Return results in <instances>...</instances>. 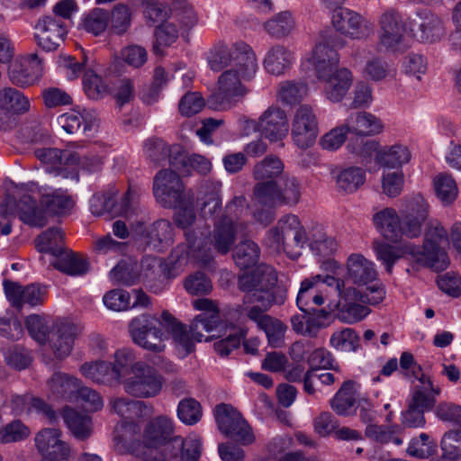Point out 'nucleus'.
<instances>
[{"instance_id": "nucleus-1", "label": "nucleus", "mask_w": 461, "mask_h": 461, "mask_svg": "<svg viewBox=\"0 0 461 461\" xmlns=\"http://www.w3.org/2000/svg\"><path fill=\"white\" fill-rule=\"evenodd\" d=\"M447 245V230L438 221H434L428 226L421 247L411 242H405L400 246L375 242L374 252L376 259L385 267V270L389 274L392 273L396 261L405 257L420 267L442 271L449 264L445 250Z\"/></svg>"}, {"instance_id": "nucleus-2", "label": "nucleus", "mask_w": 461, "mask_h": 461, "mask_svg": "<svg viewBox=\"0 0 461 461\" xmlns=\"http://www.w3.org/2000/svg\"><path fill=\"white\" fill-rule=\"evenodd\" d=\"M342 47L330 33L320 35L305 60L312 65L321 86L323 96L331 103H339L350 90L354 76L348 68L339 67V55L335 48Z\"/></svg>"}, {"instance_id": "nucleus-3", "label": "nucleus", "mask_w": 461, "mask_h": 461, "mask_svg": "<svg viewBox=\"0 0 461 461\" xmlns=\"http://www.w3.org/2000/svg\"><path fill=\"white\" fill-rule=\"evenodd\" d=\"M234 52L236 63L221 72L217 79L214 92L209 99L214 110H228L235 106L248 95L245 83L256 75L258 66L255 52L248 44H240Z\"/></svg>"}, {"instance_id": "nucleus-4", "label": "nucleus", "mask_w": 461, "mask_h": 461, "mask_svg": "<svg viewBox=\"0 0 461 461\" xmlns=\"http://www.w3.org/2000/svg\"><path fill=\"white\" fill-rule=\"evenodd\" d=\"M323 285L335 286L338 292L337 314L342 322L353 324L363 320L366 311L355 303L356 298L361 296L354 289L345 287L343 281H336L335 276L330 275H315L301 283L296 303L302 312H308L324 303Z\"/></svg>"}, {"instance_id": "nucleus-5", "label": "nucleus", "mask_w": 461, "mask_h": 461, "mask_svg": "<svg viewBox=\"0 0 461 461\" xmlns=\"http://www.w3.org/2000/svg\"><path fill=\"white\" fill-rule=\"evenodd\" d=\"M194 310L202 312L192 321L189 330L177 321L170 313L163 312V320L167 339L172 337L174 345L180 357L191 353L195 342H201L203 334L201 330L211 332L221 323L218 303L209 298H199L192 302Z\"/></svg>"}, {"instance_id": "nucleus-6", "label": "nucleus", "mask_w": 461, "mask_h": 461, "mask_svg": "<svg viewBox=\"0 0 461 461\" xmlns=\"http://www.w3.org/2000/svg\"><path fill=\"white\" fill-rule=\"evenodd\" d=\"M174 214L176 225L185 230L186 245L180 244L171 252L165 264L164 270L169 277H175L183 272L188 264L189 258H204L210 250V247L200 248L198 239L203 236V221L197 219L193 207V198L188 194V202L185 204L175 208Z\"/></svg>"}, {"instance_id": "nucleus-7", "label": "nucleus", "mask_w": 461, "mask_h": 461, "mask_svg": "<svg viewBox=\"0 0 461 461\" xmlns=\"http://www.w3.org/2000/svg\"><path fill=\"white\" fill-rule=\"evenodd\" d=\"M345 267V275L340 276V273H338V276H335L336 281H343L345 287L354 289L361 296L356 298L355 303L366 311L363 316L365 319L370 313L366 304L376 305L384 299V285L376 281L377 271L375 263L360 253L350 254Z\"/></svg>"}, {"instance_id": "nucleus-8", "label": "nucleus", "mask_w": 461, "mask_h": 461, "mask_svg": "<svg viewBox=\"0 0 461 461\" xmlns=\"http://www.w3.org/2000/svg\"><path fill=\"white\" fill-rule=\"evenodd\" d=\"M276 271L266 264H260L239 277V287L247 293L244 303H260L265 310L275 304H284L286 300V290L276 286Z\"/></svg>"}, {"instance_id": "nucleus-9", "label": "nucleus", "mask_w": 461, "mask_h": 461, "mask_svg": "<svg viewBox=\"0 0 461 461\" xmlns=\"http://www.w3.org/2000/svg\"><path fill=\"white\" fill-rule=\"evenodd\" d=\"M163 377L153 366L143 361L135 362L126 370L121 384L128 394L139 398L157 396L163 386Z\"/></svg>"}, {"instance_id": "nucleus-10", "label": "nucleus", "mask_w": 461, "mask_h": 461, "mask_svg": "<svg viewBox=\"0 0 461 461\" xmlns=\"http://www.w3.org/2000/svg\"><path fill=\"white\" fill-rule=\"evenodd\" d=\"M129 332L132 341L139 347L156 353L164 351L167 339L163 313L156 315L142 314L132 319L129 324Z\"/></svg>"}, {"instance_id": "nucleus-11", "label": "nucleus", "mask_w": 461, "mask_h": 461, "mask_svg": "<svg viewBox=\"0 0 461 461\" xmlns=\"http://www.w3.org/2000/svg\"><path fill=\"white\" fill-rule=\"evenodd\" d=\"M407 31L416 41L423 44L438 43L447 34L443 18L426 8L419 9L413 17H408Z\"/></svg>"}, {"instance_id": "nucleus-12", "label": "nucleus", "mask_w": 461, "mask_h": 461, "mask_svg": "<svg viewBox=\"0 0 461 461\" xmlns=\"http://www.w3.org/2000/svg\"><path fill=\"white\" fill-rule=\"evenodd\" d=\"M153 194L157 202L164 208H176L188 202L183 182L174 170L162 169L153 180Z\"/></svg>"}, {"instance_id": "nucleus-13", "label": "nucleus", "mask_w": 461, "mask_h": 461, "mask_svg": "<svg viewBox=\"0 0 461 461\" xmlns=\"http://www.w3.org/2000/svg\"><path fill=\"white\" fill-rule=\"evenodd\" d=\"M240 231L238 225L234 226V220L230 217H221L215 224L212 232L201 236L196 244L200 248L210 247L208 255L204 258H189V261L205 264L212 258V249L221 254H227L236 240V234Z\"/></svg>"}, {"instance_id": "nucleus-14", "label": "nucleus", "mask_w": 461, "mask_h": 461, "mask_svg": "<svg viewBox=\"0 0 461 461\" xmlns=\"http://www.w3.org/2000/svg\"><path fill=\"white\" fill-rule=\"evenodd\" d=\"M214 418L220 431L227 437L235 438L242 445L255 441L252 429L240 412L230 404L221 403L214 408Z\"/></svg>"}, {"instance_id": "nucleus-15", "label": "nucleus", "mask_w": 461, "mask_h": 461, "mask_svg": "<svg viewBox=\"0 0 461 461\" xmlns=\"http://www.w3.org/2000/svg\"><path fill=\"white\" fill-rule=\"evenodd\" d=\"M174 429L172 419L158 416L151 420L145 427L142 435V448L147 449L144 456L148 460L157 461L167 458V451L160 447L170 437Z\"/></svg>"}, {"instance_id": "nucleus-16", "label": "nucleus", "mask_w": 461, "mask_h": 461, "mask_svg": "<svg viewBox=\"0 0 461 461\" xmlns=\"http://www.w3.org/2000/svg\"><path fill=\"white\" fill-rule=\"evenodd\" d=\"M319 134V123L313 109L307 104L300 105L291 121V137L300 149L312 147Z\"/></svg>"}, {"instance_id": "nucleus-17", "label": "nucleus", "mask_w": 461, "mask_h": 461, "mask_svg": "<svg viewBox=\"0 0 461 461\" xmlns=\"http://www.w3.org/2000/svg\"><path fill=\"white\" fill-rule=\"evenodd\" d=\"M407 21L395 9H387L378 18V45L390 51H396L402 44Z\"/></svg>"}, {"instance_id": "nucleus-18", "label": "nucleus", "mask_w": 461, "mask_h": 461, "mask_svg": "<svg viewBox=\"0 0 461 461\" xmlns=\"http://www.w3.org/2000/svg\"><path fill=\"white\" fill-rule=\"evenodd\" d=\"M428 203L420 194L404 199V208L401 211V237L417 238L428 216Z\"/></svg>"}, {"instance_id": "nucleus-19", "label": "nucleus", "mask_w": 461, "mask_h": 461, "mask_svg": "<svg viewBox=\"0 0 461 461\" xmlns=\"http://www.w3.org/2000/svg\"><path fill=\"white\" fill-rule=\"evenodd\" d=\"M253 215L261 223L267 224L273 218V210L281 205L280 190L275 180L258 182L254 187Z\"/></svg>"}, {"instance_id": "nucleus-20", "label": "nucleus", "mask_w": 461, "mask_h": 461, "mask_svg": "<svg viewBox=\"0 0 461 461\" xmlns=\"http://www.w3.org/2000/svg\"><path fill=\"white\" fill-rule=\"evenodd\" d=\"M33 29L36 44L45 51L56 50L64 41L68 32L64 20L52 15L40 18Z\"/></svg>"}, {"instance_id": "nucleus-21", "label": "nucleus", "mask_w": 461, "mask_h": 461, "mask_svg": "<svg viewBox=\"0 0 461 461\" xmlns=\"http://www.w3.org/2000/svg\"><path fill=\"white\" fill-rule=\"evenodd\" d=\"M332 24L340 33L356 40L366 39L374 31L369 20L348 9L335 10Z\"/></svg>"}, {"instance_id": "nucleus-22", "label": "nucleus", "mask_w": 461, "mask_h": 461, "mask_svg": "<svg viewBox=\"0 0 461 461\" xmlns=\"http://www.w3.org/2000/svg\"><path fill=\"white\" fill-rule=\"evenodd\" d=\"M173 240L174 227L167 220H157L148 226L140 227L138 242L145 249L161 252L167 249Z\"/></svg>"}, {"instance_id": "nucleus-23", "label": "nucleus", "mask_w": 461, "mask_h": 461, "mask_svg": "<svg viewBox=\"0 0 461 461\" xmlns=\"http://www.w3.org/2000/svg\"><path fill=\"white\" fill-rule=\"evenodd\" d=\"M9 77L14 84L29 86L37 83L42 75V65L37 53L18 56L9 67Z\"/></svg>"}, {"instance_id": "nucleus-24", "label": "nucleus", "mask_w": 461, "mask_h": 461, "mask_svg": "<svg viewBox=\"0 0 461 461\" xmlns=\"http://www.w3.org/2000/svg\"><path fill=\"white\" fill-rule=\"evenodd\" d=\"M143 420H120L113 431V447L121 455L138 453L142 449L140 439Z\"/></svg>"}, {"instance_id": "nucleus-25", "label": "nucleus", "mask_w": 461, "mask_h": 461, "mask_svg": "<svg viewBox=\"0 0 461 461\" xmlns=\"http://www.w3.org/2000/svg\"><path fill=\"white\" fill-rule=\"evenodd\" d=\"M38 450L48 461H69L70 448L60 439V431L57 429H44L35 437Z\"/></svg>"}, {"instance_id": "nucleus-26", "label": "nucleus", "mask_w": 461, "mask_h": 461, "mask_svg": "<svg viewBox=\"0 0 461 461\" xmlns=\"http://www.w3.org/2000/svg\"><path fill=\"white\" fill-rule=\"evenodd\" d=\"M30 108L28 98L19 90L5 87L0 90V130L6 131L10 127L11 117L21 114Z\"/></svg>"}, {"instance_id": "nucleus-27", "label": "nucleus", "mask_w": 461, "mask_h": 461, "mask_svg": "<svg viewBox=\"0 0 461 461\" xmlns=\"http://www.w3.org/2000/svg\"><path fill=\"white\" fill-rule=\"evenodd\" d=\"M78 332V327L69 321L56 325L47 341L56 358L64 359L71 354Z\"/></svg>"}, {"instance_id": "nucleus-28", "label": "nucleus", "mask_w": 461, "mask_h": 461, "mask_svg": "<svg viewBox=\"0 0 461 461\" xmlns=\"http://www.w3.org/2000/svg\"><path fill=\"white\" fill-rule=\"evenodd\" d=\"M440 393L441 388L434 384L431 377L421 374L411 391L408 402L426 411H434Z\"/></svg>"}, {"instance_id": "nucleus-29", "label": "nucleus", "mask_w": 461, "mask_h": 461, "mask_svg": "<svg viewBox=\"0 0 461 461\" xmlns=\"http://www.w3.org/2000/svg\"><path fill=\"white\" fill-rule=\"evenodd\" d=\"M288 131V120L281 108L272 106L261 114V134L270 141L284 140Z\"/></svg>"}, {"instance_id": "nucleus-30", "label": "nucleus", "mask_w": 461, "mask_h": 461, "mask_svg": "<svg viewBox=\"0 0 461 461\" xmlns=\"http://www.w3.org/2000/svg\"><path fill=\"white\" fill-rule=\"evenodd\" d=\"M168 461H197L201 456V439L196 435H191L185 440L179 438L165 444Z\"/></svg>"}, {"instance_id": "nucleus-31", "label": "nucleus", "mask_w": 461, "mask_h": 461, "mask_svg": "<svg viewBox=\"0 0 461 461\" xmlns=\"http://www.w3.org/2000/svg\"><path fill=\"white\" fill-rule=\"evenodd\" d=\"M108 408L121 419L120 420H143L150 411V408L143 402L123 395L111 397Z\"/></svg>"}, {"instance_id": "nucleus-32", "label": "nucleus", "mask_w": 461, "mask_h": 461, "mask_svg": "<svg viewBox=\"0 0 461 461\" xmlns=\"http://www.w3.org/2000/svg\"><path fill=\"white\" fill-rule=\"evenodd\" d=\"M294 53L281 44L271 46L263 59L265 70L274 76L285 75L294 62Z\"/></svg>"}, {"instance_id": "nucleus-33", "label": "nucleus", "mask_w": 461, "mask_h": 461, "mask_svg": "<svg viewBox=\"0 0 461 461\" xmlns=\"http://www.w3.org/2000/svg\"><path fill=\"white\" fill-rule=\"evenodd\" d=\"M411 158L409 147L402 143H395L382 148L375 155L376 164L384 169H402Z\"/></svg>"}, {"instance_id": "nucleus-34", "label": "nucleus", "mask_w": 461, "mask_h": 461, "mask_svg": "<svg viewBox=\"0 0 461 461\" xmlns=\"http://www.w3.org/2000/svg\"><path fill=\"white\" fill-rule=\"evenodd\" d=\"M366 176V171L359 167H348L332 172L335 188L343 194L357 192L365 184Z\"/></svg>"}, {"instance_id": "nucleus-35", "label": "nucleus", "mask_w": 461, "mask_h": 461, "mask_svg": "<svg viewBox=\"0 0 461 461\" xmlns=\"http://www.w3.org/2000/svg\"><path fill=\"white\" fill-rule=\"evenodd\" d=\"M292 248H303L308 243V236L299 218L286 214L280 218L274 227Z\"/></svg>"}, {"instance_id": "nucleus-36", "label": "nucleus", "mask_w": 461, "mask_h": 461, "mask_svg": "<svg viewBox=\"0 0 461 461\" xmlns=\"http://www.w3.org/2000/svg\"><path fill=\"white\" fill-rule=\"evenodd\" d=\"M345 122L349 131L357 136H374L382 132L384 128L381 120L367 112L351 113Z\"/></svg>"}, {"instance_id": "nucleus-37", "label": "nucleus", "mask_w": 461, "mask_h": 461, "mask_svg": "<svg viewBox=\"0 0 461 461\" xmlns=\"http://www.w3.org/2000/svg\"><path fill=\"white\" fill-rule=\"evenodd\" d=\"M378 232L386 240L397 241L401 239V217L393 208H384L373 216Z\"/></svg>"}, {"instance_id": "nucleus-38", "label": "nucleus", "mask_w": 461, "mask_h": 461, "mask_svg": "<svg viewBox=\"0 0 461 461\" xmlns=\"http://www.w3.org/2000/svg\"><path fill=\"white\" fill-rule=\"evenodd\" d=\"M81 380L74 375L57 372L47 381V392L54 398L74 399Z\"/></svg>"}, {"instance_id": "nucleus-39", "label": "nucleus", "mask_w": 461, "mask_h": 461, "mask_svg": "<svg viewBox=\"0 0 461 461\" xmlns=\"http://www.w3.org/2000/svg\"><path fill=\"white\" fill-rule=\"evenodd\" d=\"M133 190L129 188L122 203L120 205L114 204L113 199L104 194H95L90 199V211L94 215H103L105 212L113 214H123L128 212L130 200L132 198Z\"/></svg>"}, {"instance_id": "nucleus-40", "label": "nucleus", "mask_w": 461, "mask_h": 461, "mask_svg": "<svg viewBox=\"0 0 461 461\" xmlns=\"http://www.w3.org/2000/svg\"><path fill=\"white\" fill-rule=\"evenodd\" d=\"M240 44L246 43L239 41L233 43L230 47L222 43L215 45L206 55V60L209 68L212 70L218 72L231 67L233 63H236V60L233 58V56L236 55L234 52H240L237 50L238 46Z\"/></svg>"}, {"instance_id": "nucleus-41", "label": "nucleus", "mask_w": 461, "mask_h": 461, "mask_svg": "<svg viewBox=\"0 0 461 461\" xmlns=\"http://www.w3.org/2000/svg\"><path fill=\"white\" fill-rule=\"evenodd\" d=\"M19 219L33 227H43L47 223L45 211L36 204V198L30 194H24L17 203Z\"/></svg>"}, {"instance_id": "nucleus-42", "label": "nucleus", "mask_w": 461, "mask_h": 461, "mask_svg": "<svg viewBox=\"0 0 461 461\" xmlns=\"http://www.w3.org/2000/svg\"><path fill=\"white\" fill-rule=\"evenodd\" d=\"M357 399V384L348 381L335 394L330 402V406L339 415H350L356 411Z\"/></svg>"}, {"instance_id": "nucleus-43", "label": "nucleus", "mask_w": 461, "mask_h": 461, "mask_svg": "<svg viewBox=\"0 0 461 461\" xmlns=\"http://www.w3.org/2000/svg\"><path fill=\"white\" fill-rule=\"evenodd\" d=\"M219 181H205L200 187L201 212L203 217L212 216L221 206Z\"/></svg>"}, {"instance_id": "nucleus-44", "label": "nucleus", "mask_w": 461, "mask_h": 461, "mask_svg": "<svg viewBox=\"0 0 461 461\" xmlns=\"http://www.w3.org/2000/svg\"><path fill=\"white\" fill-rule=\"evenodd\" d=\"M51 264L59 271L73 276H83L89 270V263L85 258L67 250L59 253Z\"/></svg>"}, {"instance_id": "nucleus-45", "label": "nucleus", "mask_w": 461, "mask_h": 461, "mask_svg": "<svg viewBox=\"0 0 461 461\" xmlns=\"http://www.w3.org/2000/svg\"><path fill=\"white\" fill-rule=\"evenodd\" d=\"M109 10L95 7L83 14L80 27L93 36H101L109 28Z\"/></svg>"}, {"instance_id": "nucleus-46", "label": "nucleus", "mask_w": 461, "mask_h": 461, "mask_svg": "<svg viewBox=\"0 0 461 461\" xmlns=\"http://www.w3.org/2000/svg\"><path fill=\"white\" fill-rule=\"evenodd\" d=\"M79 373L85 378L98 384H116L112 375L111 363L104 360H95L83 363L79 366Z\"/></svg>"}, {"instance_id": "nucleus-47", "label": "nucleus", "mask_w": 461, "mask_h": 461, "mask_svg": "<svg viewBox=\"0 0 461 461\" xmlns=\"http://www.w3.org/2000/svg\"><path fill=\"white\" fill-rule=\"evenodd\" d=\"M10 407L14 415L37 411L45 414L50 420L55 416L54 411L48 404L30 395H14L10 401Z\"/></svg>"}, {"instance_id": "nucleus-48", "label": "nucleus", "mask_w": 461, "mask_h": 461, "mask_svg": "<svg viewBox=\"0 0 461 461\" xmlns=\"http://www.w3.org/2000/svg\"><path fill=\"white\" fill-rule=\"evenodd\" d=\"M40 193L41 194V203H44L48 211L52 213H65L70 211L74 205L71 196L66 190H51L48 188L44 189L43 193H41V191H40Z\"/></svg>"}, {"instance_id": "nucleus-49", "label": "nucleus", "mask_w": 461, "mask_h": 461, "mask_svg": "<svg viewBox=\"0 0 461 461\" xmlns=\"http://www.w3.org/2000/svg\"><path fill=\"white\" fill-rule=\"evenodd\" d=\"M83 122V133L86 137L93 136L97 128V122L95 120L87 122L81 113L75 111L63 113L58 117L59 125L69 134L78 131Z\"/></svg>"}, {"instance_id": "nucleus-50", "label": "nucleus", "mask_w": 461, "mask_h": 461, "mask_svg": "<svg viewBox=\"0 0 461 461\" xmlns=\"http://www.w3.org/2000/svg\"><path fill=\"white\" fill-rule=\"evenodd\" d=\"M436 196L444 204L452 203L458 195V187L454 177L447 173L436 175L432 181Z\"/></svg>"}, {"instance_id": "nucleus-51", "label": "nucleus", "mask_w": 461, "mask_h": 461, "mask_svg": "<svg viewBox=\"0 0 461 461\" xmlns=\"http://www.w3.org/2000/svg\"><path fill=\"white\" fill-rule=\"evenodd\" d=\"M63 417L68 428L77 438L84 439L91 435L92 419L90 416L81 414L73 409H67Z\"/></svg>"}, {"instance_id": "nucleus-52", "label": "nucleus", "mask_w": 461, "mask_h": 461, "mask_svg": "<svg viewBox=\"0 0 461 461\" xmlns=\"http://www.w3.org/2000/svg\"><path fill=\"white\" fill-rule=\"evenodd\" d=\"M259 256L260 249L258 245L250 240H246L237 245L233 254V258L235 264L240 268L246 269L255 266Z\"/></svg>"}, {"instance_id": "nucleus-53", "label": "nucleus", "mask_w": 461, "mask_h": 461, "mask_svg": "<svg viewBox=\"0 0 461 461\" xmlns=\"http://www.w3.org/2000/svg\"><path fill=\"white\" fill-rule=\"evenodd\" d=\"M62 241L63 234L61 230L50 228L37 238L36 248L40 252L50 253L57 257L64 250Z\"/></svg>"}, {"instance_id": "nucleus-54", "label": "nucleus", "mask_w": 461, "mask_h": 461, "mask_svg": "<svg viewBox=\"0 0 461 461\" xmlns=\"http://www.w3.org/2000/svg\"><path fill=\"white\" fill-rule=\"evenodd\" d=\"M284 170V165L276 156H267L255 165L253 176L258 182L275 180Z\"/></svg>"}, {"instance_id": "nucleus-55", "label": "nucleus", "mask_w": 461, "mask_h": 461, "mask_svg": "<svg viewBox=\"0 0 461 461\" xmlns=\"http://www.w3.org/2000/svg\"><path fill=\"white\" fill-rule=\"evenodd\" d=\"M31 337L41 345H46L52 330L50 319L38 314L29 315L25 320Z\"/></svg>"}, {"instance_id": "nucleus-56", "label": "nucleus", "mask_w": 461, "mask_h": 461, "mask_svg": "<svg viewBox=\"0 0 461 461\" xmlns=\"http://www.w3.org/2000/svg\"><path fill=\"white\" fill-rule=\"evenodd\" d=\"M135 358V353L131 348H123L115 351L113 362L111 363V372L116 384H121L126 376V370L136 362Z\"/></svg>"}, {"instance_id": "nucleus-57", "label": "nucleus", "mask_w": 461, "mask_h": 461, "mask_svg": "<svg viewBox=\"0 0 461 461\" xmlns=\"http://www.w3.org/2000/svg\"><path fill=\"white\" fill-rule=\"evenodd\" d=\"M381 177L382 192L388 197L399 196L404 186V174L402 169H384L383 168Z\"/></svg>"}, {"instance_id": "nucleus-58", "label": "nucleus", "mask_w": 461, "mask_h": 461, "mask_svg": "<svg viewBox=\"0 0 461 461\" xmlns=\"http://www.w3.org/2000/svg\"><path fill=\"white\" fill-rule=\"evenodd\" d=\"M176 414L181 422L185 425H194L203 417L200 402L194 398H185L178 402Z\"/></svg>"}, {"instance_id": "nucleus-59", "label": "nucleus", "mask_w": 461, "mask_h": 461, "mask_svg": "<svg viewBox=\"0 0 461 461\" xmlns=\"http://www.w3.org/2000/svg\"><path fill=\"white\" fill-rule=\"evenodd\" d=\"M330 344L339 351L353 352L358 348L359 338L354 330L344 328L333 332L330 339Z\"/></svg>"}, {"instance_id": "nucleus-60", "label": "nucleus", "mask_w": 461, "mask_h": 461, "mask_svg": "<svg viewBox=\"0 0 461 461\" xmlns=\"http://www.w3.org/2000/svg\"><path fill=\"white\" fill-rule=\"evenodd\" d=\"M131 11L125 4H118L109 11V28L116 34L124 33L131 25Z\"/></svg>"}, {"instance_id": "nucleus-61", "label": "nucleus", "mask_w": 461, "mask_h": 461, "mask_svg": "<svg viewBox=\"0 0 461 461\" xmlns=\"http://www.w3.org/2000/svg\"><path fill=\"white\" fill-rule=\"evenodd\" d=\"M294 28V20L289 12H282L265 23L267 32L276 38L288 35Z\"/></svg>"}, {"instance_id": "nucleus-62", "label": "nucleus", "mask_w": 461, "mask_h": 461, "mask_svg": "<svg viewBox=\"0 0 461 461\" xmlns=\"http://www.w3.org/2000/svg\"><path fill=\"white\" fill-rule=\"evenodd\" d=\"M83 86L86 95L91 99L103 98L109 93L108 86L92 68H85Z\"/></svg>"}, {"instance_id": "nucleus-63", "label": "nucleus", "mask_w": 461, "mask_h": 461, "mask_svg": "<svg viewBox=\"0 0 461 461\" xmlns=\"http://www.w3.org/2000/svg\"><path fill=\"white\" fill-rule=\"evenodd\" d=\"M400 429L397 426H382L369 424L366 429V435L380 443H389L400 446L402 444V439L399 437L398 432Z\"/></svg>"}, {"instance_id": "nucleus-64", "label": "nucleus", "mask_w": 461, "mask_h": 461, "mask_svg": "<svg viewBox=\"0 0 461 461\" xmlns=\"http://www.w3.org/2000/svg\"><path fill=\"white\" fill-rule=\"evenodd\" d=\"M443 456L456 460L461 458V430L447 431L440 441Z\"/></svg>"}]
</instances>
